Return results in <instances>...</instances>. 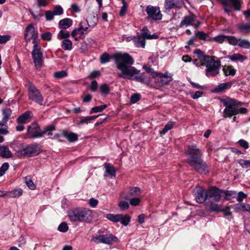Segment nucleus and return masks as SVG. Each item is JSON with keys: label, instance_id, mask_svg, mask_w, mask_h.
I'll return each mask as SVG.
<instances>
[{"label": "nucleus", "instance_id": "obj_1", "mask_svg": "<svg viewBox=\"0 0 250 250\" xmlns=\"http://www.w3.org/2000/svg\"><path fill=\"white\" fill-rule=\"evenodd\" d=\"M112 58L114 60L116 68L120 71L117 74L119 78L135 81L146 84L150 83V75L146 73H140V70L132 66L135 60L128 53H116L112 55Z\"/></svg>", "mask_w": 250, "mask_h": 250}, {"label": "nucleus", "instance_id": "obj_2", "mask_svg": "<svg viewBox=\"0 0 250 250\" xmlns=\"http://www.w3.org/2000/svg\"><path fill=\"white\" fill-rule=\"evenodd\" d=\"M194 53L197 55L198 59L193 61V64L197 66H206V75L208 77H213L219 73L221 62L215 61L213 57L206 55L199 49L194 51Z\"/></svg>", "mask_w": 250, "mask_h": 250}, {"label": "nucleus", "instance_id": "obj_3", "mask_svg": "<svg viewBox=\"0 0 250 250\" xmlns=\"http://www.w3.org/2000/svg\"><path fill=\"white\" fill-rule=\"evenodd\" d=\"M185 153L188 156L187 163L194 170L205 174L208 172V167L202 158V152L196 145L187 146Z\"/></svg>", "mask_w": 250, "mask_h": 250}, {"label": "nucleus", "instance_id": "obj_4", "mask_svg": "<svg viewBox=\"0 0 250 250\" xmlns=\"http://www.w3.org/2000/svg\"><path fill=\"white\" fill-rule=\"evenodd\" d=\"M90 210L83 208H76L68 211L67 214L72 223L86 222L91 217Z\"/></svg>", "mask_w": 250, "mask_h": 250}, {"label": "nucleus", "instance_id": "obj_5", "mask_svg": "<svg viewBox=\"0 0 250 250\" xmlns=\"http://www.w3.org/2000/svg\"><path fill=\"white\" fill-rule=\"evenodd\" d=\"M32 43L34 44L32 51V56L33 59L34 63L37 68H40L43 63L42 53L41 51V47L38 44V35L32 38Z\"/></svg>", "mask_w": 250, "mask_h": 250}, {"label": "nucleus", "instance_id": "obj_6", "mask_svg": "<svg viewBox=\"0 0 250 250\" xmlns=\"http://www.w3.org/2000/svg\"><path fill=\"white\" fill-rule=\"evenodd\" d=\"M223 104L225 106L223 112V117L224 118H230L233 116L234 120L235 119V116L239 114H246L248 112V109L245 107H240L239 108L231 106L226 102H223Z\"/></svg>", "mask_w": 250, "mask_h": 250}, {"label": "nucleus", "instance_id": "obj_7", "mask_svg": "<svg viewBox=\"0 0 250 250\" xmlns=\"http://www.w3.org/2000/svg\"><path fill=\"white\" fill-rule=\"evenodd\" d=\"M27 87L28 90L29 99L40 105H42L43 97L40 91L30 82H28Z\"/></svg>", "mask_w": 250, "mask_h": 250}, {"label": "nucleus", "instance_id": "obj_8", "mask_svg": "<svg viewBox=\"0 0 250 250\" xmlns=\"http://www.w3.org/2000/svg\"><path fill=\"white\" fill-rule=\"evenodd\" d=\"M154 83L155 84V88L159 89L162 87L167 85L169 83L172 81V76H168V72H166L165 73L158 72L154 77Z\"/></svg>", "mask_w": 250, "mask_h": 250}, {"label": "nucleus", "instance_id": "obj_9", "mask_svg": "<svg viewBox=\"0 0 250 250\" xmlns=\"http://www.w3.org/2000/svg\"><path fill=\"white\" fill-rule=\"evenodd\" d=\"M219 1L223 6L225 12L229 15L233 7L236 11H239L241 9L240 0H219Z\"/></svg>", "mask_w": 250, "mask_h": 250}, {"label": "nucleus", "instance_id": "obj_10", "mask_svg": "<svg viewBox=\"0 0 250 250\" xmlns=\"http://www.w3.org/2000/svg\"><path fill=\"white\" fill-rule=\"evenodd\" d=\"M89 25L87 21L83 20L81 21L77 27L75 28L71 32L72 36L79 35L84 38V36L88 32V27Z\"/></svg>", "mask_w": 250, "mask_h": 250}, {"label": "nucleus", "instance_id": "obj_11", "mask_svg": "<svg viewBox=\"0 0 250 250\" xmlns=\"http://www.w3.org/2000/svg\"><path fill=\"white\" fill-rule=\"evenodd\" d=\"M42 131L36 123H32L27 128V135L29 138H37L42 137Z\"/></svg>", "mask_w": 250, "mask_h": 250}, {"label": "nucleus", "instance_id": "obj_12", "mask_svg": "<svg viewBox=\"0 0 250 250\" xmlns=\"http://www.w3.org/2000/svg\"><path fill=\"white\" fill-rule=\"evenodd\" d=\"M146 11L148 15V19L160 21L162 19V15L159 7L148 5L146 7Z\"/></svg>", "mask_w": 250, "mask_h": 250}, {"label": "nucleus", "instance_id": "obj_13", "mask_svg": "<svg viewBox=\"0 0 250 250\" xmlns=\"http://www.w3.org/2000/svg\"><path fill=\"white\" fill-rule=\"evenodd\" d=\"M25 150L22 155L27 157H31L38 155L40 153V149L37 144H26L24 146Z\"/></svg>", "mask_w": 250, "mask_h": 250}, {"label": "nucleus", "instance_id": "obj_14", "mask_svg": "<svg viewBox=\"0 0 250 250\" xmlns=\"http://www.w3.org/2000/svg\"><path fill=\"white\" fill-rule=\"evenodd\" d=\"M207 190L203 188L200 186L196 187V190L194 192V197L196 202L198 203L202 204L208 200Z\"/></svg>", "mask_w": 250, "mask_h": 250}, {"label": "nucleus", "instance_id": "obj_15", "mask_svg": "<svg viewBox=\"0 0 250 250\" xmlns=\"http://www.w3.org/2000/svg\"><path fill=\"white\" fill-rule=\"evenodd\" d=\"M208 199L213 200L214 201H219L221 198L223 190L216 187H210L208 190Z\"/></svg>", "mask_w": 250, "mask_h": 250}, {"label": "nucleus", "instance_id": "obj_16", "mask_svg": "<svg viewBox=\"0 0 250 250\" xmlns=\"http://www.w3.org/2000/svg\"><path fill=\"white\" fill-rule=\"evenodd\" d=\"M183 5L182 0H165V8L169 11L172 9H180Z\"/></svg>", "mask_w": 250, "mask_h": 250}, {"label": "nucleus", "instance_id": "obj_17", "mask_svg": "<svg viewBox=\"0 0 250 250\" xmlns=\"http://www.w3.org/2000/svg\"><path fill=\"white\" fill-rule=\"evenodd\" d=\"M216 202L213 200L208 199L205 203L206 209L209 212H220L222 206L216 203Z\"/></svg>", "mask_w": 250, "mask_h": 250}, {"label": "nucleus", "instance_id": "obj_18", "mask_svg": "<svg viewBox=\"0 0 250 250\" xmlns=\"http://www.w3.org/2000/svg\"><path fill=\"white\" fill-rule=\"evenodd\" d=\"M195 21V15L193 13H190L188 15L184 17L183 19L180 23L179 27L181 28L185 26H188L193 25V23Z\"/></svg>", "mask_w": 250, "mask_h": 250}, {"label": "nucleus", "instance_id": "obj_19", "mask_svg": "<svg viewBox=\"0 0 250 250\" xmlns=\"http://www.w3.org/2000/svg\"><path fill=\"white\" fill-rule=\"evenodd\" d=\"M36 35H38V33L35 32V28L32 24H30L25 27L24 35V38L27 41H30Z\"/></svg>", "mask_w": 250, "mask_h": 250}, {"label": "nucleus", "instance_id": "obj_20", "mask_svg": "<svg viewBox=\"0 0 250 250\" xmlns=\"http://www.w3.org/2000/svg\"><path fill=\"white\" fill-rule=\"evenodd\" d=\"M131 40L133 41L135 46L138 48H144L146 46V39L143 37H141V35H137L130 37Z\"/></svg>", "mask_w": 250, "mask_h": 250}, {"label": "nucleus", "instance_id": "obj_21", "mask_svg": "<svg viewBox=\"0 0 250 250\" xmlns=\"http://www.w3.org/2000/svg\"><path fill=\"white\" fill-rule=\"evenodd\" d=\"M141 37H143L145 39H157L158 36L156 34L151 35L150 31L147 27H144L141 30Z\"/></svg>", "mask_w": 250, "mask_h": 250}, {"label": "nucleus", "instance_id": "obj_22", "mask_svg": "<svg viewBox=\"0 0 250 250\" xmlns=\"http://www.w3.org/2000/svg\"><path fill=\"white\" fill-rule=\"evenodd\" d=\"M232 85V82H231L221 83L213 90V92L215 93L223 92L226 89H229L231 87Z\"/></svg>", "mask_w": 250, "mask_h": 250}, {"label": "nucleus", "instance_id": "obj_23", "mask_svg": "<svg viewBox=\"0 0 250 250\" xmlns=\"http://www.w3.org/2000/svg\"><path fill=\"white\" fill-rule=\"evenodd\" d=\"M31 117L32 112L30 111H26L17 118V122L19 124H26Z\"/></svg>", "mask_w": 250, "mask_h": 250}, {"label": "nucleus", "instance_id": "obj_24", "mask_svg": "<svg viewBox=\"0 0 250 250\" xmlns=\"http://www.w3.org/2000/svg\"><path fill=\"white\" fill-rule=\"evenodd\" d=\"M72 22L71 19L67 18L63 19L59 22V28L63 29H67L72 25Z\"/></svg>", "mask_w": 250, "mask_h": 250}, {"label": "nucleus", "instance_id": "obj_25", "mask_svg": "<svg viewBox=\"0 0 250 250\" xmlns=\"http://www.w3.org/2000/svg\"><path fill=\"white\" fill-rule=\"evenodd\" d=\"M141 189L139 187L131 188L128 192V194L123 196V198L129 200L131 196H138L140 193Z\"/></svg>", "mask_w": 250, "mask_h": 250}, {"label": "nucleus", "instance_id": "obj_26", "mask_svg": "<svg viewBox=\"0 0 250 250\" xmlns=\"http://www.w3.org/2000/svg\"><path fill=\"white\" fill-rule=\"evenodd\" d=\"M13 154L8 146H0V156L2 158H9L12 157Z\"/></svg>", "mask_w": 250, "mask_h": 250}, {"label": "nucleus", "instance_id": "obj_27", "mask_svg": "<svg viewBox=\"0 0 250 250\" xmlns=\"http://www.w3.org/2000/svg\"><path fill=\"white\" fill-rule=\"evenodd\" d=\"M226 58L231 60L232 62H243L246 59L245 57L239 53L228 55L226 57Z\"/></svg>", "mask_w": 250, "mask_h": 250}, {"label": "nucleus", "instance_id": "obj_28", "mask_svg": "<svg viewBox=\"0 0 250 250\" xmlns=\"http://www.w3.org/2000/svg\"><path fill=\"white\" fill-rule=\"evenodd\" d=\"M25 146H26V144L21 143L19 141L15 142L12 144V147L16 152L20 153L21 155L25 150Z\"/></svg>", "mask_w": 250, "mask_h": 250}, {"label": "nucleus", "instance_id": "obj_29", "mask_svg": "<svg viewBox=\"0 0 250 250\" xmlns=\"http://www.w3.org/2000/svg\"><path fill=\"white\" fill-rule=\"evenodd\" d=\"M3 117L1 123L3 124H6L7 121L11 118L12 114V110L10 108H5L2 111Z\"/></svg>", "mask_w": 250, "mask_h": 250}, {"label": "nucleus", "instance_id": "obj_30", "mask_svg": "<svg viewBox=\"0 0 250 250\" xmlns=\"http://www.w3.org/2000/svg\"><path fill=\"white\" fill-rule=\"evenodd\" d=\"M117 240V237L111 234H103V243L104 244H110L112 242L116 241Z\"/></svg>", "mask_w": 250, "mask_h": 250}, {"label": "nucleus", "instance_id": "obj_31", "mask_svg": "<svg viewBox=\"0 0 250 250\" xmlns=\"http://www.w3.org/2000/svg\"><path fill=\"white\" fill-rule=\"evenodd\" d=\"M63 137H65L70 142H74L78 140V136L77 134L73 132H68L67 131H63Z\"/></svg>", "mask_w": 250, "mask_h": 250}, {"label": "nucleus", "instance_id": "obj_32", "mask_svg": "<svg viewBox=\"0 0 250 250\" xmlns=\"http://www.w3.org/2000/svg\"><path fill=\"white\" fill-rule=\"evenodd\" d=\"M224 74L225 76H233L235 75L236 70L233 68L232 66H224L223 69Z\"/></svg>", "mask_w": 250, "mask_h": 250}, {"label": "nucleus", "instance_id": "obj_33", "mask_svg": "<svg viewBox=\"0 0 250 250\" xmlns=\"http://www.w3.org/2000/svg\"><path fill=\"white\" fill-rule=\"evenodd\" d=\"M100 115L96 116H86L82 118L80 121L77 122V125H81L83 124H88L91 121L95 120Z\"/></svg>", "mask_w": 250, "mask_h": 250}, {"label": "nucleus", "instance_id": "obj_34", "mask_svg": "<svg viewBox=\"0 0 250 250\" xmlns=\"http://www.w3.org/2000/svg\"><path fill=\"white\" fill-rule=\"evenodd\" d=\"M22 194V190L21 188H16L14 190L8 191V198H17L21 196Z\"/></svg>", "mask_w": 250, "mask_h": 250}, {"label": "nucleus", "instance_id": "obj_35", "mask_svg": "<svg viewBox=\"0 0 250 250\" xmlns=\"http://www.w3.org/2000/svg\"><path fill=\"white\" fill-rule=\"evenodd\" d=\"M121 215L120 214H107L105 216V217L109 220L114 222L117 223L120 221L121 220Z\"/></svg>", "mask_w": 250, "mask_h": 250}, {"label": "nucleus", "instance_id": "obj_36", "mask_svg": "<svg viewBox=\"0 0 250 250\" xmlns=\"http://www.w3.org/2000/svg\"><path fill=\"white\" fill-rule=\"evenodd\" d=\"M62 47L65 50H71L72 49V42L69 39H64L62 41Z\"/></svg>", "mask_w": 250, "mask_h": 250}, {"label": "nucleus", "instance_id": "obj_37", "mask_svg": "<svg viewBox=\"0 0 250 250\" xmlns=\"http://www.w3.org/2000/svg\"><path fill=\"white\" fill-rule=\"evenodd\" d=\"M224 101L226 102V103H227L231 106H234V107H236L237 106H241L243 104V103L240 101L230 98H227Z\"/></svg>", "mask_w": 250, "mask_h": 250}, {"label": "nucleus", "instance_id": "obj_38", "mask_svg": "<svg viewBox=\"0 0 250 250\" xmlns=\"http://www.w3.org/2000/svg\"><path fill=\"white\" fill-rule=\"evenodd\" d=\"M247 205L244 203H238L234 205V210L236 212L247 211Z\"/></svg>", "mask_w": 250, "mask_h": 250}, {"label": "nucleus", "instance_id": "obj_39", "mask_svg": "<svg viewBox=\"0 0 250 250\" xmlns=\"http://www.w3.org/2000/svg\"><path fill=\"white\" fill-rule=\"evenodd\" d=\"M238 46L240 47L248 49L250 48V42L246 39H239Z\"/></svg>", "mask_w": 250, "mask_h": 250}, {"label": "nucleus", "instance_id": "obj_40", "mask_svg": "<svg viewBox=\"0 0 250 250\" xmlns=\"http://www.w3.org/2000/svg\"><path fill=\"white\" fill-rule=\"evenodd\" d=\"M175 125V123L173 122H168L165 126V127L163 129L160 134L161 135H164L166 134L168 131L171 129Z\"/></svg>", "mask_w": 250, "mask_h": 250}, {"label": "nucleus", "instance_id": "obj_41", "mask_svg": "<svg viewBox=\"0 0 250 250\" xmlns=\"http://www.w3.org/2000/svg\"><path fill=\"white\" fill-rule=\"evenodd\" d=\"M120 215L121 216L120 217L121 220L119 222H120L123 225L127 226L130 222V217L128 215H124L122 214H120Z\"/></svg>", "mask_w": 250, "mask_h": 250}, {"label": "nucleus", "instance_id": "obj_42", "mask_svg": "<svg viewBox=\"0 0 250 250\" xmlns=\"http://www.w3.org/2000/svg\"><path fill=\"white\" fill-rule=\"evenodd\" d=\"M105 172L111 176H115L116 170L113 166L108 164L105 167Z\"/></svg>", "mask_w": 250, "mask_h": 250}, {"label": "nucleus", "instance_id": "obj_43", "mask_svg": "<svg viewBox=\"0 0 250 250\" xmlns=\"http://www.w3.org/2000/svg\"><path fill=\"white\" fill-rule=\"evenodd\" d=\"M223 194L225 195V197L224 199L225 200H229L231 198H234L236 196V193L232 190H223Z\"/></svg>", "mask_w": 250, "mask_h": 250}, {"label": "nucleus", "instance_id": "obj_44", "mask_svg": "<svg viewBox=\"0 0 250 250\" xmlns=\"http://www.w3.org/2000/svg\"><path fill=\"white\" fill-rule=\"evenodd\" d=\"M111 56L107 53H103L100 57V62L102 64H104L109 62Z\"/></svg>", "mask_w": 250, "mask_h": 250}, {"label": "nucleus", "instance_id": "obj_45", "mask_svg": "<svg viewBox=\"0 0 250 250\" xmlns=\"http://www.w3.org/2000/svg\"><path fill=\"white\" fill-rule=\"evenodd\" d=\"M107 107V105L103 104L100 106H96L92 107L90 111V113L92 114L93 113L100 112L103 111L104 109Z\"/></svg>", "mask_w": 250, "mask_h": 250}, {"label": "nucleus", "instance_id": "obj_46", "mask_svg": "<svg viewBox=\"0 0 250 250\" xmlns=\"http://www.w3.org/2000/svg\"><path fill=\"white\" fill-rule=\"evenodd\" d=\"M143 68L146 71V73L148 74L149 75H150L153 78H154L155 76H156L158 73L157 72H155L151 67L146 65H144L143 66Z\"/></svg>", "mask_w": 250, "mask_h": 250}, {"label": "nucleus", "instance_id": "obj_47", "mask_svg": "<svg viewBox=\"0 0 250 250\" xmlns=\"http://www.w3.org/2000/svg\"><path fill=\"white\" fill-rule=\"evenodd\" d=\"M100 90L102 95H107L110 91L109 86L106 83H103L100 86Z\"/></svg>", "mask_w": 250, "mask_h": 250}, {"label": "nucleus", "instance_id": "obj_48", "mask_svg": "<svg viewBox=\"0 0 250 250\" xmlns=\"http://www.w3.org/2000/svg\"><path fill=\"white\" fill-rule=\"evenodd\" d=\"M227 36L224 35H219L214 37H213L211 40H209L210 41H214L219 43H222L227 39Z\"/></svg>", "mask_w": 250, "mask_h": 250}, {"label": "nucleus", "instance_id": "obj_49", "mask_svg": "<svg viewBox=\"0 0 250 250\" xmlns=\"http://www.w3.org/2000/svg\"><path fill=\"white\" fill-rule=\"evenodd\" d=\"M194 36H196V39L198 38L200 40L206 41L208 40V34L205 33L203 31H198L197 32Z\"/></svg>", "mask_w": 250, "mask_h": 250}, {"label": "nucleus", "instance_id": "obj_50", "mask_svg": "<svg viewBox=\"0 0 250 250\" xmlns=\"http://www.w3.org/2000/svg\"><path fill=\"white\" fill-rule=\"evenodd\" d=\"M228 42L232 45H236L238 44L239 39H236L233 36H227Z\"/></svg>", "mask_w": 250, "mask_h": 250}, {"label": "nucleus", "instance_id": "obj_51", "mask_svg": "<svg viewBox=\"0 0 250 250\" xmlns=\"http://www.w3.org/2000/svg\"><path fill=\"white\" fill-rule=\"evenodd\" d=\"M70 34L68 32L61 30L58 34V38L60 40L68 39L67 38L70 37Z\"/></svg>", "mask_w": 250, "mask_h": 250}, {"label": "nucleus", "instance_id": "obj_52", "mask_svg": "<svg viewBox=\"0 0 250 250\" xmlns=\"http://www.w3.org/2000/svg\"><path fill=\"white\" fill-rule=\"evenodd\" d=\"M55 130V126L53 125H50L46 126L43 131H42V137L45 134H47L48 136L52 135V131Z\"/></svg>", "mask_w": 250, "mask_h": 250}, {"label": "nucleus", "instance_id": "obj_53", "mask_svg": "<svg viewBox=\"0 0 250 250\" xmlns=\"http://www.w3.org/2000/svg\"><path fill=\"white\" fill-rule=\"evenodd\" d=\"M238 163L244 168H250V160L240 159Z\"/></svg>", "mask_w": 250, "mask_h": 250}, {"label": "nucleus", "instance_id": "obj_54", "mask_svg": "<svg viewBox=\"0 0 250 250\" xmlns=\"http://www.w3.org/2000/svg\"><path fill=\"white\" fill-rule=\"evenodd\" d=\"M67 75V73L65 70H61L60 71H56L54 73L53 76L58 79H62L66 77Z\"/></svg>", "mask_w": 250, "mask_h": 250}, {"label": "nucleus", "instance_id": "obj_55", "mask_svg": "<svg viewBox=\"0 0 250 250\" xmlns=\"http://www.w3.org/2000/svg\"><path fill=\"white\" fill-rule=\"evenodd\" d=\"M238 28L243 31L250 33V22L249 23L240 24L238 25Z\"/></svg>", "mask_w": 250, "mask_h": 250}, {"label": "nucleus", "instance_id": "obj_56", "mask_svg": "<svg viewBox=\"0 0 250 250\" xmlns=\"http://www.w3.org/2000/svg\"><path fill=\"white\" fill-rule=\"evenodd\" d=\"M25 182L27 186L31 190H34L36 188V186L33 182L32 180L29 177L25 178Z\"/></svg>", "mask_w": 250, "mask_h": 250}, {"label": "nucleus", "instance_id": "obj_57", "mask_svg": "<svg viewBox=\"0 0 250 250\" xmlns=\"http://www.w3.org/2000/svg\"><path fill=\"white\" fill-rule=\"evenodd\" d=\"M220 212H223L225 217H230V218H233L232 212L229 207H226L225 208H222L221 207Z\"/></svg>", "mask_w": 250, "mask_h": 250}, {"label": "nucleus", "instance_id": "obj_58", "mask_svg": "<svg viewBox=\"0 0 250 250\" xmlns=\"http://www.w3.org/2000/svg\"><path fill=\"white\" fill-rule=\"evenodd\" d=\"M9 164L8 163H4L0 167V177L2 176L5 173V171L9 168Z\"/></svg>", "mask_w": 250, "mask_h": 250}, {"label": "nucleus", "instance_id": "obj_59", "mask_svg": "<svg viewBox=\"0 0 250 250\" xmlns=\"http://www.w3.org/2000/svg\"><path fill=\"white\" fill-rule=\"evenodd\" d=\"M58 229L62 232H65L68 230V227L65 222L61 223L58 226Z\"/></svg>", "mask_w": 250, "mask_h": 250}, {"label": "nucleus", "instance_id": "obj_60", "mask_svg": "<svg viewBox=\"0 0 250 250\" xmlns=\"http://www.w3.org/2000/svg\"><path fill=\"white\" fill-rule=\"evenodd\" d=\"M41 39L43 41H50L52 39V33L46 32L41 35Z\"/></svg>", "mask_w": 250, "mask_h": 250}, {"label": "nucleus", "instance_id": "obj_61", "mask_svg": "<svg viewBox=\"0 0 250 250\" xmlns=\"http://www.w3.org/2000/svg\"><path fill=\"white\" fill-rule=\"evenodd\" d=\"M119 207L122 210H125L129 208V204L127 202L122 200L119 203Z\"/></svg>", "mask_w": 250, "mask_h": 250}, {"label": "nucleus", "instance_id": "obj_62", "mask_svg": "<svg viewBox=\"0 0 250 250\" xmlns=\"http://www.w3.org/2000/svg\"><path fill=\"white\" fill-rule=\"evenodd\" d=\"M53 12L55 15H61L63 14V10L62 6L57 5L54 7Z\"/></svg>", "mask_w": 250, "mask_h": 250}, {"label": "nucleus", "instance_id": "obj_63", "mask_svg": "<svg viewBox=\"0 0 250 250\" xmlns=\"http://www.w3.org/2000/svg\"><path fill=\"white\" fill-rule=\"evenodd\" d=\"M129 200V204L133 206H137L139 205L141 202L140 198L138 197L130 198Z\"/></svg>", "mask_w": 250, "mask_h": 250}, {"label": "nucleus", "instance_id": "obj_64", "mask_svg": "<svg viewBox=\"0 0 250 250\" xmlns=\"http://www.w3.org/2000/svg\"><path fill=\"white\" fill-rule=\"evenodd\" d=\"M140 95L138 93H135L131 95L130 98V101L132 103H136L138 102L140 99Z\"/></svg>", "mask_w": 250, "mask_h": 250}]
</instances>
